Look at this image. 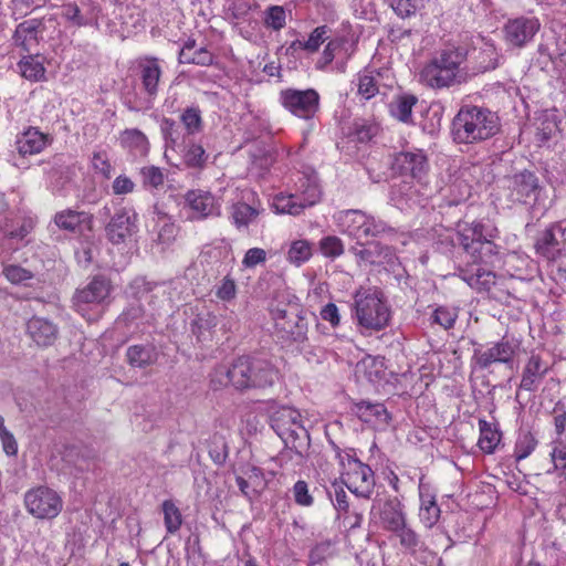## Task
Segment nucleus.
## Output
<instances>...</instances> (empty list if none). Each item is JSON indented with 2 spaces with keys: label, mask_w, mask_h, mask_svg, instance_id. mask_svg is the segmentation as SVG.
<instances>
[{
  "label": "nucleus",
  "mask_w": 566,
  "mask_h": 566,
  "mask_svg": "<svg viewBox=\"0 0 566 566\" xmlns=\"http://www.w3.org/2000/svg\"><path fill=\"white\" fill-rule=\"evenodd\" d=\"M349 252L356 256L359 264L382 265L390 271H395L399 265L395 250L378 241L367 244L356 242V244L349 249Z\"/></svg>",
  "instance_id": "nucleus-15"
},
{
  "label": "nucleus",
  "mask_w": 566,
  "mask_h": 566,
  "mask_svg": "<svg viewBox=\"0 0 566 566\" xmlns=\"http://www.w3.org/2000/svg\"><path fill=\"white\" fill-rule=\"evenodd\" d=\"M538 189V179L533 172L523 171L513 178L512 195L520 202L528 203L530 200H535Z\"/></svg>",
  "instance_id": "nucleus-28"
},
{
  "label": "nucleus",
  "mask_w": 566,
  "mask_h": 566,
  "mask_svg": "<svg viewBox=\"0 0 566 566\" xmlns=\"http://www.w3.org/2000/svg\"><path fill=\"white\" fill-rule=\"evenodd\" d=\"M537 440L528 432H522L515 443L514 457L516 461L526 459L536 448Z\"/></svg>",
  "instance_id": "nucleus-48"
},
{
  "label": "nucleus",
  "mask_w": 566,
  "mask_h": 566,
  "mask_svg": "<svg viewBox=\"0 0 566 566\" xmlns=\"http://www.w3.org/2000/svg\"><path fill=\"white\" fill-rule=\"evenodd\" d=\"M420 511L419 517L426 527H432L437 524L440 517V507L438 506L434 496L429 492L428 488L420 485Z\"/></svg>",
  "instance_id": "nucleus-33"
},
{
  "label": "nucleus",
  "mask_w": 566,
  "mask_h": 566,
  "mask_svg": "<svg viewBox=\"0 0 566 566\" xmlns=\"http://www.w3.org/2000/svg\"><path fill=\"white\" fill-rule=\"evenodd\" d=\"M128 364L135 368H146L157 361L158 353L151 344L129 346L126 350Z\"/></svg>",
  "instance_id": "nucleus-31"
},
{
  "label": "nucleus",
  "mask_w": 566,
  "mask_h": 566,
  "mask_svg": "<svg viewBox=\"0 0 566 566\" xmlns=\"http://www.w3.org/2000/svg\"><path fill=\"white\" fill-rule=\"evenodd\" d=\"M398 530L392 533L399 538L400 546L409 553H415L421 544L420 536L408 523H405Z\"/></svg>",
  "instance_id": "nucleus-45"
},
{
  "label": "nucleus",
  "mask_w": 566,
  "mask_h": 566,
  "mask_svg": "<svg viewBox=\"0 0 566 566\" xmlns=\"http://www.w3.org/2000/svg\"><path fill=\"white\" fill-rule=\"evenodd\" d=\"M541 23L534 17L510 19L503 28L505 42L513 48H523L533 40Z\"/></svg>",
  "instance_id": "nucleus-17"
},
{
  "label": "nucleus",
  "mask_w": 566,
  "mask_h": 566,
  "mask_svg": "<svg viewBox=\"0 0 566 566\" xmlns=\"http://www.w3.org/2000/svg\"><path fill=\"white\" fill-rule=\"evenodd\" d=\"M120 144L135 156H146L149 149L147 137L136 128L125 129L120 135Z\"/></svg>",
  "instance_id": "nucleus-35"
},
{
  "label": "nucleus",
  "mask_w": 566,
  "mask_h": 566,
  "mask_svg": "<svg viewBox=\"0 0 566 566\" xmlns=\"http://www.w3.org/2000/svg\"><path fill=\"white\" fill-rule=\"evenodd\" d=\"M300 193H296L301 199L304 208L312 207L321 199L322 191L315 178H304L301 180L298 188Z\"/></svg>",
  "instance_id": "nucleus-42"
},
{
  "label": "nucleus",
  "mask_w": 566,
  "mask_h": 566,
  "mask_svg": "<svg viewBox=\"0 0 566 566\" xmlns=\"http://www.w3.org/2000/svg\"><path fill=\"white\" fill-rule=\"evenodd\" d=\"M92 222V214L85 211L66 209L54 216V223L59 229L73 233L81 232L84 228L91 229Z\"/></svg>",
  "instance_id": "nucleus-26"
},
{
  "label": "nucleus",
  "mask_w": 566,
  "mask_h": 566,
  "mask_svg": "<svg viewBox=\"0 0 566 566\" xmlns=\"http://www.w3.org/2000/svg\"><path fill=\"white\" fill-rule=\"evenodd\" d=\"M312 255V243L305 239H298L291 242L286 252V260L289 263L298 268L310 261Z\"/></svg>",
  "instance_id": "nucleus-37"
},
{
  "label": "nucleus",
  "mask_w": 566,
  "mask_h": 566,
  "mask_svg": "<svg viewBox=\"0 0 566 566\" xmlns=\"http://www.w3.org/2000/svg\"><path fill=\"white\" fill-rule=\"evenodd\" d=\"M184 199L185 207L190 211L188 219L191 221H202L221 214L220 202L210 191L202 189L188 190Z\"/></svg>",
  "instance_id": "nucleus-16"
},
{
  "label": "nucleus",
  "mask_w": 566,
  "mask_h": 566,
  "mask_svg": "<svg viewBox=\"0 0 566 566\" xmlns=\"http://www.w3.org/2000/svg\"><path fill=\"white\" fill-rule=\"evenodd\" d=\"M243 474L250 480L254 491L260 495L268 486L269 480L263 470L259 467H249Z\"/></svg>",
  "instance_id": "nucleus-56"
},
{
  "label": "nucleus",
  "mask_w": 566,
  "mask_h": 566,
  "mask_svg": "<svg viewBox=\"0 0 566 566\" xmlns=\"http://www.w3.org/2000/svg\"><path fill=\"white\" fill-rule=\"evenodd\" d=\"M106 235L114 244L125 242L137 231L136 213L132 209L122 208L116 211L106 226Z\"/></svg>",
  "instance_id": "nucleus-21"
},
{
  "label": "nucleus",
  "mask_w": 566,
  "mask_h": 566,
  "mask_svg": "<svg viewBox=\"0 0 566 566\" xmlns=\"http://www.w3.org/2000/svg\"><path fill=\"white\" fill-rule=\"evenodd\" d=\"M326 33L327 28L325 25L314 29L308 39L304 41L305 51L308 53L316 52L327 39Z\"/></svg>",
  "instance_id": "nucleus-62"
},
{
  "label": "nucleus",
  "mask_w": 566,
  "mask_h": 566,
  "mask_svg": "<svg viewBox=\"0 0 566 566\" xmlns=\"http://www.w3.org/2000/svg\"><path fill=\"white\" fill-rule=\"evenodd\" d=\"M417 102L418 98L415 95L406 94L398 96L390 104V113L400 122L410 123L412 119V107Z\"/></svg>",
  "instance_id": "nucleus-39"
},
{
  "label": "nucleus",
  "mask_w": 566,
  "mask_h": 566,
  "mask_svg": "<svg viewBox=\"0 0 566 566\" xmlns=\"http://www.w3.org/2000/svg\"><path fill=\"white\" fill-rule=\"evenodd\" d=\"M94 170L103 177L109 179L113 174V166L109 163L106 151H95L92 157Z\"/></svg>",
  "instance_id": "nucleus-58"
},
{
  "label": "nucleus",
  "mask_w": 566,
  "mask_h": 566,
  "mask_svg": "<svg viewBox=\"0 0 566 566\" xmlns=\"http://www.w3.org/2000/svg\"><path fill=\"white\" fill-rule=\"evenodd\" d=\"M135 182L126 175L117 176L112 184V191L116 196H123L134 192Z\"/></svg>",
  "instance_id": "nucleus-63"
},
{
  "label": "nucleus",
  "mask_w": 566,
  "mask_h": 566,
  "mask_svg": "<svg viewBox=\"0 0 566 566\" xmlns=\"http://www.w3.org/2000/svg\"><path fill=\"white\" fill-rule=\"evenodd\" d=\"M371 514L378 517L380 526L388 532L399 531L407 523V515L402 503L397 497L386 501H374Z\"/></svg>",
  "instance_id": "nucleus-18"
},
{
  "label": "nucleus",
  "mask_w": 566,
  "mask_h": 566,
  "mask_svg": "<svg viewBox=\"0 0 566 566\" xmlns=\"http://www.w3.org/2000/svg\"><path fill=\"white\" fill-rule=\"evenodd\" d=\"M485 235L484 226L480 222L462 221L457 224V240L470 255H475L478 245L485 239Z\"/></svg>",
  "instance_id": "nucleus-24"
},
{
  "label": "nucleus",
  "mask_w": 566,
  "mask_h": 566,
  "mask_svg": "<svg viewBox=\"0 0 566 566\" xmlns=\"http://www.w3.org/2000/svg\"><path fill=\"white\" fill-rule=\"evenodd\" d=\"M391 7L398 15L407 18L423 7V0H391Z\"/></svg>",
  "instance_id": "nucleus-55"
},
{
  "label": "nucleus",
  "mask_w": 566,
  "mask_h": 566,
  "mask_svg": "<svg viewBox=\"0 0 566 566\" xmlns=\"http://www.w3.org/2000/svg\"><path fill=\"white\" fill-rule=\"evenodd\" d=\"M378 133V125L368 122L365 119H358L355 120L353 125L352 135L359 142V143H367L371 140L374 136H376Z\"/></svg>",
  "instance_id": "nucleus-50"
},
{
  "label": "nucleus",
  "mask_w": 566,
  "mask_h": 566,
  "mask_svg": "<svg viewBox=\"0 0 566 566\" xmlns=\"http://www.w3.org/2000/svg\"><path fill=\"white\" fill-rule=\"evenodd\" d=\"M279 102L292 115L310 120L319 111L321 96L314 88H284L279 94Z\"/></svg>",
  "instance_id": "nucleus-13"
},
{
  "label": "nucleus",
  "mask_w": 566,
  "mask_h": 566,
  "mask_svg": "<svg viewBox=\"0 0 566 566\" xmlns=\"http://www.w3.org/2000/svg\"><path fill=\"white\" fill-rule=\"evenodd\" d=\"M480 438L478 446L485 453H493L501 441V433L494 423L484 419L479 420Z\"/></svg>",
  "instance_id": "nucleus-36"
},
{
  "label": "nucleus",
  "mask_w": 566,
  "mask_h": 566,
  "mask_svg": "<svg viewBox=\"0 0 566 566\" xmlns=\"http://www.w3.org/2000/svg\"><path fill=\"white\" fill-rule=\"evenodd\" d=\"M565 230L558 224L546 228L535 243L536 253L549 262H555L565 252Z\"/></svg>",
  "instance_id": "nucleus-19"
},
{
  "label": "nucleus",
  "mask_w": 566,
  "mask_h": 566,
  "mask_svg": "<svg viewBox=\"0 0 566 566\" xmlns=\"http://www.w3.org/2000/svg\"><path fill=\"white\" fill-rule=\"evenodd\" d=\"M62 15L76 27H83L88 23V20L81 14V10L75 3L64 4Z\"/></svg>",
  "instance_id": "nucleus-64"
},
{
  "label": "nucleus",
  "mask_w": 566,
  "mask_h": 566,
  "mask_svg": "<svg viewBox=\"0 0 566 566\" xmlns=\"http://www.w3.org/2000/svg\"><path fill=\"white\" fill-rule=\"evenodd\" d=\"M333 43H338L339 49H337V69L340 72L345 71V64L347 60L353 55L356 50L355 41L345 36L333 39Z\"/></svg>",
  "instance_id": "nucleus-51"
},
{
  "label": "nucleus",
  "mask_w": 566,
  "mask_h": 566,
  "mask_svg": "<svg viewBox=\"0 0 566 566\" xmlns=\"http://www.w3.org/2000/svg\"><path fill=\"white\" fill-rule=\"evenodd\" d=\"M181 122L189 135L199 133L202 127L201 112L198 107H188L181 114Z\"/></svg>",
  "instance_id": "nucleus-53"
},
{
  "label": "nucleus",
  "mask_w": 566,
  "mask_h": 566,
  "mask_svg": "<svg viewBox=\"0 0 566 566\" xmlns=\"http://www.w3.org/2000/svg\"><path fill=\"white\" fill-rule=\"evenodd\" d=\"M276 213L300 214L305 208L297 195H276L272 203Z\"/></svg>",
  "instance_id": "nucleus-41"
},
{
  "label": "nucleus",
  "mask_w": 566,
  "mask_h": 566,
  "mask_svg": "<svg viewBox=\"0 0 566 566\" xmlns=\"http://www.w3.org/2000/svg\"><path fill=\"white\" fill-rule=\"evenodd\" d=\"M179 63L208 66L213 63V54L206 48H197L195 40H188L179 51Z\"/></svg>",
  "instance_id": "nucleus-32"
},
{
  "label": "nucleus",
  "mask_w": 566,
  "mask_h": 566,
  "mask_svg": "<svg viewBox=\"0 0 566 566\" xmlns=\"http://www.w3.org/2000/svg\"><path fill=\"white\" fill-rule=\"evenodd\" d=\"M44 24L41 20L30 19L21 22L13 34L14 43L30 52L38 43L39 35H42Z\"/></svg>",
  "instance_id": "nucleus-27"
},
{
  "label": "nucleus",
  "mask_w": 566,
  "mask_h": 566,
  "mask_svg": "<svg viewBox=\"0 0 566 566\" xmlns=\"http://www.w3.org/2000/svg\"><path fill=\"white\" fill-rule=\"evenodd\" d=\"M497 130V116L489 109L478 106L461 107L452 123L453 138L462 144H473L489 139Z\"/></svg>",
  "instance_id": "nucleus-3"
},
{
  "label": "nucleus",
  "mask_w": 566,
  "mask_h": 566,
  "mask_svg": "<svg viewBox=\"0 0 566 566\" xmlns=\"http://www.w3.org/2000/svg\"><path fill=\"white\" fill-rule=\"evenodd\" d=\"M63 499L53 489L38 486L24 494V505L29 514L39 520H53L63 510Z\"/></svg>",
  "instance_id": "nucleus-14"
},
{
  "label": "nucleus",
  "mask_w": 566,
  "mask_h": 566,
  "mask_svg": "<svg viewBox=\"0 0 566 566\" xmlns=\"http://www.w3.org/2000/svg\"><path fill=\"white\" fill-rule=\"evenodd\" d=\"M264 24L274 30L279 31L286 24V13L283 7L272 6L266 9L264 17Z\"/></svg>",
  "instance_id": "nucleus-52"
},
{
  "label": "nucleus",
  "mask_w": 566,
  "mask_h": 566,
  "mask_svg": "<svg viewBox=\"0 0 566 566\" xmlns=\"http://www.w3.org/2000/svg\"><path fill=\"white\" fill-rule=\"evenodd\" d=\"M494 48L492 45H486L479 52V64L474 69L478 73H483L489 70H493L496 67L495 59H494Z\"/></svg>",
  "instance_id": "nucleus-60"
},
{
  "label": "nucleus",
  "mask_w": 566,
  "mask_h": 566,
  "mask_svg": "<svg viewBox=\"0 0 566 566\" xmlns=\"http://www.w3.org/2000/svg\"><path fill=\"white\" fill-rule=\"evenodd\" d=\"M354 304L356 319L360 327L378 332L389 324V306L377 289H359L355 293Z\"/></svg>",
  "instance_id": "nucleus-6"
},
{
  "label": "nucleus",
  "mask_w": 566,
  "mask_h": 566,
  "mask_svg": "<svg viewBox=\"0 0 566 566\" xmlns=\"http://www.w3.org/2000/svg\"><path fill=\"white\" fill-rule=\"evenodd\" d=\"M279 368L269 359L240 356L231 364L216 366L209 375L210 387L219 390L232 387L238 391L268 390L281 379Z\"/></svg>",
  "instance_id": "nucleus-1"
},
{
  "label": "nucleus",
  "mask_w": 566,
  "mask_h": 566,
  "mask_svg": "<svg viewBox=\"0 0 566 566\" xmlns=\"http://www.w3.org/2000/svg\"><path fill=\"white\" fill-rule=\"evenodd\" d=\"M276 335L285 343L303 346L307 340L308 323L298 305L271 307Z\"/></svg>",
  "instance_id": "nucleus-11"
},
{
  "label": "nucleus",
  "mask_w": 566,
  "mask_h": 566,
  "mask_svg": "<svg viewBox=\"0 0 566 566\" xmlns=\"http://www.w3.org/2000/svg\"><path fill=\"white\" fill-rule=\"evenodd\" d=\"M335 219L342 231L357 240V242L368 238L382 237L394 231L384 220L377 219L363 210L339 211Z\"/></svg>",
  "instance_id": "nucleus-10"
},
{
  "label": "nucleus",
  "mask_w": 566,
  "mask_h": 566,
  "mask_svg": "<svg viewBox=\"0 0 566 566\" xmlns=\"http://www.w3.org/2000/svg\"><path fill=\"white\" fill-rule=\"evenodd\" d=\"M158 241L163 244H170L178 232L177 226L165 213L158 211Z\"/></svg>",
  "instance_id": "nucleus-47"
},
{
  "label": "nucleus",
  "mask_w": 566,
  "mask_h": 566,
  "mask_svg": "<svg viewBox=\"0 0 566 566\" xmlns=\"http://www.w3.org/2000/svg\"><path fill=\"white\" fill-rule=\"evenodd\" d=\"M217 325L218 317L214 314L210 312L198 314L191 322V333L198 340H206L211 337Z\"/></svg>",
  "instance_id": "nucleus-38"
},
{
  "label": "nucleus",
  "mask_w": 566,
  "mask_h": 566,
  "mask_svg": "<svg viewBox=\"0 0 566 566\" xmlns=\"http://www.w3.org/2000/svg\"><path fill=\"white\" fill-rule=\"evenodd\" d=\"M111 291V281L103 275H96L85 286L75 291L73 306L87 321H96L107 304Z\"/></svg>",
  "instance_id": "nucleus-8"
},
{
  "label": "nucleus",
  "mask_w": 566,
  "mask_h": 566,
  "mask_svg": "<svg viewBox=\"0 0 566 566\" xmlns=\"http://www.w3.org/2000/svg\"><path fill=\"white\" fill-rule=\"evenodd\" d=\"M468 51L462 46H447L439 50L420 70L419 80L428 87L441 90L465 83L469 71L465 67Z\"/></svg>",
  "instance_id": "nucleus-2"
},
{
  "label": "nucleus",
  "mask_w": 566,
  "mask_h": 566,
  "mask_svg": "<svg viewBox=\"0 0 566 566\" xmlns=\"http://www.w3.org/2000/svg\"><path fill=\"white\" fill-rule=\"evenodd\" d=\"M270 423L285 447L302 459L310 447V434L300 411L289 406L279 407L272 411Z\"/></svg>",
  "instance_id": "nucleus-5"
},
{
  "label": "nucleus",
  "mask_w": 566,
  "mask_h": 566,
  "mask_svg": "<svg viewBox=\"0 0 566 566\" xmlns=\"http://www.w3.org/2000/svg\"><path fill=\"white\" fill-rule=\"evenodd\" d=\"M163 133L166 143L165 157L169 160L172 153L181 154L184 164L188 168H203L207 155L203 147L196 143L185 144L179 142V135L175 123L170 119H165L163 124Z\"/></svg>",
  "instance_id": "nucleus-12"
},
{
  "label": "nucleus",
  "mask_w": 566,
  "mask_h": 566,
  "mask_svg": "<svg viewBox=\"0 0 566 566\" xmlns=\"http://www.w3.org/2000/svg\"><path fill=\"white\" fill-rule=\"evenodd\" d=\"M329 497L333 501L335 509L339 512H347L349 503L347 501V494L343 486L338 482H333L331 489L327 491Z\"/></svg>",
  "instance_id": "nucleus-57"
},
{
  "label": "nucleus",
  "mask_w": 566,
  "mask_h": 566,
  "mask_svg": "<svg viewBox=\"0 0 566 566\" xmlns=\"http://www.w3.org/2000/svg\"><path fill=\"white\" fill-rule=\"evenodd\" d=\"M344 484L356 496L369 499L375 488V474L369 465L358 460L353 450L337 451Z\"/></svg>",
  "instance_id": "nucleus-9"
},
{
  "label": "nucleus",
  "mask_w": 566,
  "mask_h": 566,
  "mask_svg": "<svg viewBox=\"0 0 566 566\" xmlns=\"http://www.w3.org/2000/svg\"><path fill=\"white\" fill-rule=\"evenodd\" d=\"M382 74L377 70L365 69L357 75V92L365 98L370 99L379 93L380 78Z\"/></svg>",
  "instance_id": "nucleus-34"
},
{
  "label": "nucleus",
  "mask_w": 566,
  "mask_h": 566,
  "mask_svg": "<svg viewBox=\"0 0 566 566\" xmlns=\"http://www.w3.org/2000/svg\"><path fill=\"white\" fill-rule=\"evenodd\" d=\"M161 74L163 70L157 57L144 56L137 60V76L140 87L139 91L124 93L123 102L128 109L140 112L153 107L158 95Z\"/></svg>",
  "instance_id": "nucleus-4"
},
{
  "label": "nucleus",
  "mask_w": 566,
  "mask_h": 566,
  "mask_svg": "<svg viewBox=\"0 0 566 566\" xmlns=\"http://www.w3.org/2000/svg\"><path fill=\"white\" fill-rule=\"evenodd\" d=\"M549 365L538 354L532 353L527 358L521 376L520 390L535 391L546 374Z\"/></svg>",
  "instance_id": "nucleus-23"
},
{
  "label": "nucleus",
  "mask_w": 566,
  "mask_h": 566,
  "mask_svg": "<svg viewBox=\"0 0 566 566\" xmlns=\"http://www.w3.org/2000/svg\"><path fill=\"white\" fill-rule=\"evenodd\" d=\"M161 510L167 532L169 534H175L177 531H179L182 524V515L180 510L171 500H165L161 504Z\"/></svg>",
  "instance_id": "nucleus-44"
},
{
  "label": "nucleus",
  "mask_w": 566,
  "mask_h": 566,
  "mask_svg": "<svg viewBox=\"0 0 566 566\" xmlns=\"http://www.w3.org/2000/svg\"><path fill=\"white\" fill-rule=\"evenodd\" d=\"M457 318V311L447 306H439L431 315L432 323L440 325L444 329L453 327Z\"/></svg>",
  "instance_id": "nucleus-54"
},
{
  "label": "nucleus",
  "mask_w": 566,
  "mask_h": 566,
  "mask_svg": "<svg viewBox=\"0 0 566 566\" xmlns=\"http://www.w3.org/2000/svg\"><path fill=\"white\" fill-rule=\"evenodd\" d=\"M319 251L325 258L336 259L340 256L344 251V243L340 238L336 235H327L319 240Z\"/></svg>",
  "instance_id": "nucleus-49"
},
{
  "label": "nucleus",
  "mask_w": 566,
  "mask_h": 566,
  "mask_svg": "<svg viewBox=\"0 0 566 566\" xmlns=\"http://www.w3.org/2000/svg\"><path fill=\"white\" fill-rule=\"evenodd\" d=\"M268 259V253L262 248H251L249 249L242 260V265L245 269H252L256 265L264 264Z\"/></svg>",
  "instance_id": "nucleus-61"
},
{
  "label": "nucleus",
  "mask_w": 566,
  "mask_h": 566,
  "mask_svg": "<svg viewBox=\"0 0 566 566\" xmlns=\"http://www.w3.org/2000/svg\"><path fill=\"white\" fill-rule=\"evenodd\" d=\"M139 175L145 188L159 189L165 184L164 170L156 166H145L140 168Z\"/></svg>",
  "instance_id": "nucleus-46"
},
{
  "label": "nucleus",
  "mask_w": 566,
  "mask_h": 566,
  "mask_svg": "<svg viewBox=\"0 0 566 566\" xmlns=\"http://www.w3.org/2000/svg\"><path fill=\"white\" fill-rule=\"evenodd\" d=\"M27 332L39 346L43 347L52 345L56 340L59 334V329L55 324L49 319L36 316L28 321Z\"/></svg>",
  "instance_id": "nucleus-25"
},
{
  "label": "nucleus",
  "mask_w": 566,
  "mask_h": 566,
  "mask_svg": "<svg viewBox=\"0 0 566 566\" xmlns=\"http://www.w3.org/2000/svg\"><path fill=\"white\" fill-rule=\"evenodd\" d=\"M261 211L256 206L238 202L232 206L231 218L238 228L248 227L259 217Z\"/></svg>",
  "instance_id": "nucleus-40"
},
{
  "label": "nucleus",
  "mask_w": 566,
  "mask_h": 566,
  "mask_svg": "<svg viewBox=\"0 0 566 566\" xmlns=\"http://www.w3.org/2000/svg\"><path fill=\"white\" fill-rule=\"evenodd\" d=\"M394 166L402 175H410L421 180L428 172L429 164L426 154L421 149L401 151L396 155Z\"/></svg>",
  "instance_id": "nucleus-22"
},
{
  "label": "nucleus",
  "mask_w": 566,
  "mask_h": 566,
  "mask_svg": "<svg viewBox=\"0 0 566 566\" xmlns=\"http://www.w3.org/2000/svg\"><path fill=\"white\" fill-rule=\"evenodd\" d=\"M4 276L13 284H21L33 277L31 271L19 265H7L3 269Z\"/></svg>",
  "instance_id": "nucleus-59"
},
{
  "label": "nucleus",
  "mask_w": 566,
  "mask_h": 566,
  "mask_svg": "<svg viewBox=\"0 0 566 566\" xmlns=\"http://www.w3.org/2000/svg\"><path fill=\"white\" fill-rule=\"evenodd\" d=\"M356 413L359 419L374 427L382 428L389 423L390 416L382 403L363 401L357 405Z\"/></svg>",
  "instance_id": "nucleus-30"
},
{
  "label": "nucleus",
  "mask_w": 566,
  "mask_h": 566,
  "mask_svg": "<svg viewBox=\"0 0 566 566\" xmlns=\"http://www.w3.org/2000/svg\"><path fill=\"white\" fill-rule=\"evenodd\" d=\"M517 345L507 338L491 344L486 349H475L473 358L480 368H488L492 364H509L512 361Z\"/></svg>",
  "instance_id": "nucleus-20"
},
{
  "label": "nucleus",
  "mask_w": 566,
  "mask_h": 566,
  "mask_svg": "<svg viewBox=\"0 0 566 566\" xmlns=\"http://www.w3.org/2000/svg\"><path fill=\"white\" fill-rule=\"evenodd\" d=\"M19 70L21 75L30 81H41L45 76V69L36 56L28 55L19 62Z\"/></svg>",
  "instance_id": "nucleus-43"
},
{
  "label": "nucleus",
  "mask_w": 566,
  "mask_h": 566,
  "mask_svg": "<svg viewBox=\"0 0 566 566\" xmlns=\"http://www.w3.org/2000/svg\"><path fill=\"white\" fill-rule=\"evenodd\" d=\"M15 145L19 154L23 156L35 155L48 145V136L34 127H30L18 135Z\"/></svg>",
  "instance_id": "nucleus-29"
},
{
  "label": "nucleus",
  "mask_w": 566,
  "mask_h": 566,
  "mask_svg": "<svg viewBox=\"0 0 566 566\" xmlns=\"http://www.w3.org/2000/svg\"><path fill=\"white\" fill-rule=\"evenodd\" d=\"M494 237L492 232L486 233L485 239L478 245L475 255H471L473 263L476 265L475 268L467 265L459 269V277L478 292L490 291L495 284V273L481 266V264H493L497 259L496 245L489 239Z\"/></svg>",
  "instance_id": "nucleus-7"
}]
</instances>
